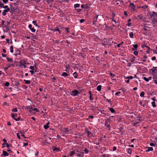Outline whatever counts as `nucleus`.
Returning a JSON list of instances; mask_svg holds the SVG:
<instances>
[{
  "mask_svg": "<svg viewBox=\"0 0 157 157\" xmlns=\"http://www.w3.org/2000/svg\"><path fill=\"white\" fill-rule=\"evenodd\" d=\"M75 10L77 11V12L78 13H79L81 12L82 10V9H76Z\"/></svg>",
  "mask_w": 157,
  "mask_h": 157,
  "instance_id": "8fccbe9b",
  "label": "nucleus"
},
{
  "mask_svg": "<svg viewBox=\"0 0 157 157\" xmlns=\"http://www.w3.org/2000/svg\"><path fill=\"white\" fill-rule=\"evenodd\" d=\"M133 46L134 47V48L135 49H137V48L138 47V45L137 44H133Z\"/></svg>",
  "mask_w": 157,
  "mask_h": 157,
  "instance_id": "052dcab7",
  "label": "nucleus"
},
{
  "mask_svg": "<svg viewBox=\"0 0 157 157\" xmlns=\"http://www.w3.org/2000/svg\"><path fill=\"white\" fill-rule=\"evenodd\" d=\"M109 75L111 76V78H112L114 77L115 76V74H113L112 72H110L109 73Z\"/></svg>",
  "mask_w": 157,
  "mask_h": 157,
  "instance_id": "79ce46f5",
  "label": "nucleus"
},
{
  "mask_svg": "<svg viewBox=\"0 0 157 157\" xmlns=\"http://www.w3.org/2000/svg\"><path fill=\"white\" fill-rule=\"evenodd\" d=\"M148 7V6H147L146 5H144V6H137V8H143V9H144V8H147Z\"/></svg>",
  "mask_w": 157,
  "mask_h": 157,
  "instance_id": "c85d7f7f",
  "label": "nucleus"
},
{
  "mask_svg": "<svg viewBox=\"0 0 157 157\" xmlns=\"http://www.w3.org/2000/svg\"><path fill=\"white\" fill-rule=\"evenodd\" d=\"M9 155V154L6 151L3 150L2 151V154H1V156H6Z\"/></svg>",
  "mask_w": 157,
  "mask_h": 157,
  "instance_id": "9d476101",
  "label": "nucleus"
},
{
  "mask_svg": "<svg viewBox=\"0 0 157 157\" xmlns=\"http://www.w3.org/2000/svg\"><path fill=\"white\" fill-rule=\"evenodd\" d=\"M153 76L154 77L153 78V80H157V75H155L154 74V75Z\"/></svg>",
  "mask_w": 157,
  "mask_h": 157,
  "instance_id": "bf43d9fd",
  "label": "nucleus"
},
{
  "mask_svg": "<svg viewBox=\"0 0 157 157\" xmlns=\"http://www.w3.org/2000/svg\"><path fill=\"white\" fill-rule=\"evenodd\" d=\"M51 30L53 31L54 32L55 31H58L59 33H61V32H62V31L60 30L58 28V27H56L55 29H51Z\"/></svg>",
  "mask_w": 157,
  "mask_h": 157,
  "instance_id": "6e6552de",
  "label": "nucleus"
},
{
  "mask_svg": "<svg viewBox=\"0 0 157 157\" xmlns=\"http://www.w3.org/2000/svg\"><path fill=\"white\" fill-rule=\"evenodd\" d=\"M80 5L79 4H78V3L74 5V7L75 8V9H76L77 8L79 7Z\"/></svg>",
  "mask_w": 157,
  "mask_h": 157,
  "instance_id": "72a5a7b5",
  "label": "nucleus"
},
{
  "mask_svg": "<svg viewBox=\"0 0 157 157\" xmlns=\"http://www.w3.org/2000/svg\"><path fill=\"white\" fill-rule=\"evenodd\" d=\"M85 9H89L90 8V6H89V5L87 3L86 4H85Z\"/></svg>",
  "mask_w": 157,
  "mask_h": 157,
  "instance_id": "de8ad7c7",
  "label": "nucleus"
},
{
  "mask_svg": "<svg viewBox=\"0 0 157 157\" xmlns=\"http://www.w3.org/2000/svg\"><path fill=\"white\" fill-rule=\"evenodd\" d=\"M79 93V91L76 89H74L71 92L70 95L73 96H78Z\"/></svg>",
  "mask_w": 157,
  "mask_h": 157,
  "instance_id": "7ed1b4c3",
  "label": "nucleus"
},
{
  "mask_svg": "<svg viewBox=\"0 0 157 157\" xmlns=\"http://www.w3.org/2000/svg\"><path fill=\"white\" fill-rule=\"evenodd\" d=\"M73 75L75 78H78V75L76 72H75L73 73Z\"/></svg>",
  "mask_w": 157,
  "mask_h": 157,
  "instance_id": "c756f323",
  "label": "nucleus"
},
{
  "mask_svg": "<svg viewBox=\"0 0 157 157\" xmlns=\"http://www.w3.org/2000/svg\"><path fill=\"white\" fill-rule=\"evenodd\" d=\"M145 93L144 91H142L140 93V96L141 97H143L144 96Z\"/></svg>",
  "mask_w": 157,
  "mask_h": 157,
  "instance_id": "ea45409f",
  "label": "nucleus"
},
{
  "mask_svg": "<svg viewBox=\"0 0 157 157\" xmlns=\"http://www.w3.org/2000/svg\"><path fill=\"white\" fill-rule=\"evenodd\" d=\"M46 2L48 3H51L52 2H54L53 0H45Z\"/></svg>",
  "mask_w": 157,
  "mask_h": 157,
  "instance_id": "3c124183",
  "label": "nucleus"
},
{
  "mask_svg": "<svg viewBox=\"0 0 157 157\" xmlns=\"http://www.w3.org/2000/svg\"><path fill=\"white\" fill-rule=\"evenodd\" d=\"M127 152L128 153L131 154L132 152L131 149L130 148L127 149Z\"/></svg>",
  "mask_w": 157,
  "mask_h": 157,
  "instance_id": "473e14b6",
  "label": "nucleus"
},
{
  "mask_svg": "<svg viewBox=\"0 0 157 157\" xmlns=\"http://www.w3.org/2000/svg\"><path fill=\"white\" fill-rule=\"evenodd\" d=\"M10 8L6 9L3 10V12L2 13V15L3 16H5L6 15V13L9 11L10 12Z\"/></svg>",
  "mask_w": 157,
  "mask_h": 157,
  "instance_id": "423d86ee",
  "label": "nucleus"
},
{
  "mask_svg": "<svg viewBox=\"0 0 157 157\" xmlns=\"http://www.w3.org/2000/svg\"><path fill=\"white\" fill-rule=\"evenodd\" d=\"M151 71L152 76L154 75V74L157 73V67H153L152 68L149 70V72L151 73Z\"/></svg>",
  "mask_w": 157,
  "mask_h": 157,
  "instance_id": "f03ea898",
  "label": "nucleus"
},
{
  "mask_svg": "<svg viewBox=\"0 0 157 157\" xmlns=\"http://www.w3.org/2000/svg\"><path fill=\"white\" fill-rule=\"evenodd\" d=\"M90 107L91 108V110H92V111H94V106H90Z\"/></svg>",
  "mask_w": 157,
  "mask_h": 157,
  "instance_id": "774afa93",
  "label": "nucleus"
},
{
  "mask_svg": "<svg viewBox=\"0 0 157 157\" xmlns=\"http://www.w3.org/2000/svg\"><path fill=\"white\" fill-rule=\"evenodd\" d=\"M80 154H77V156L80 157H83L84 153L83 152H80Z\"/></svg>",
  "mask_w": 157,
  "mask_h": 157,
  "instance_id": "a211bd4d",
  "label": "nucleus"
},
{
  "mask_svg": "<svg viewBox=\"0 0 157 157\" xmlns=\"http://www.w3.org/2000/svg\"><path fill=\"white\" fill-rule=\"evenodd\" d=\"M130 6L133 11H135L136 10V9H135L136 6L133 3H130Z\"/></svg>",
  "mask_w": 157,
  "mask_h": 157,
  "instance_id": "9b49d317",
  "label": "nucleus"
},
{
  "mask_svg": "<svg viewBox=\"0 0 157 157\" xmlns=\"http://www.w3.org/2000/svg\"><path fill=\"white\" fill-rule=\"evenodd\" d=\"M98 15L95 14V16L93 18V19L94 22H96L98 18Z\"/></svg>",
  "mask_w": 157,
  "mask_h": 157,
  "instance_id": "6ab92c4d",
  "label": "nucleus"
},
{
  "mask_svg": "<svg viewBox=\"0 0 157 157\" xmlns=\"http://www.w3.org/2000/svg\"><path fill=\"white\" fill-rule=\"evenodd\" d=\"M98 111H99L101 113V114H105V115L106 114V113H104V112H104V110H101V109H98Z\"/></svg>",
  "mask_w": 157,
  "mask_h": 157,
  "instance_id": "a18cd8bd",
  "label": "nucleus"
},
{
  "mask_svg": "<svg viewBox=\"0 0 157 157\" xmlns=\"http://www.w3.org/2000/svg\"><path fill=\"white\" fill-rule=\"evenodd\" d=\"M48 97H49V96L47 94H44V97L43 98H44L45 99H47Z\"/></svg>",
  "mask_w": 157,
  "mask_h": 157,
  "instance_id": "5fc2aeb1",
  "label": "nucleus"
},
{
  "mask_svg": "<svg viewBox=\"0 0 157 157\" xmlns=\"http://www.w3.org/2000/svg\"><path fill=\"white\" fill-rule=\"evenodd\" d=\"M84 151L85 152L86 154H87L89 152V151L86 148H85L84 150Z\"/></svg>",
  "mask_w": 157,
  "mask_h": 157,
  "instance_id": "e2e57ef3",
  "label": "nucleus"
},
{
  "mask_svg": "<svg viewBox=\"0 0 157 157\" xmlns=\"http://www.w3.org/2000/svg\"><path fill=\"white\" fill-rule=\"evenodd\" d=\"M150 18H153L152 19H154V18H155L156 19L155 17H157V13L155 12H153L152 13H151L150 14Z\"/></svg>",
  "mask_w": 157,
  "mask_h": 157,
  "instance_id": "20e7f679",
  "label": "nucleus"
},
{
  "mask_svg": "<svg viewBox=\"0 0 157 157\" xmlns=\"http://www.w3.org/2000/svg\"><path fill=\"white\" fill-rule=\"evenodd\" d=\"M11 81L12 82V84L13 86H17V87H18L19 86H20L19 82H18L16 81V79L14 78H11Z\"/></svg>",
  "mask_w": 157,
  "mask_h": 157,
  "instance_id": "f257e3e1",
  "label": "nucleus"
},
{
  "mask_svg": "<svg viewBox=\"0 0 157 157\" xmlns=\"http://www.w3.org/2000/svg\"><path fill=\"white\" fill-rule=\"evenodd\" d=\"M32 110L35 111L36 112L39 113L40 112L39 110L36 108H33V109H32Z\"/></svg>",
  "mask_w": 157,
  "mask_h": 157,
  "instance_id": "2f4dec72",
  "label": "nucleus"
},
{
  "mask_svg": "<svg viewBox=\"0 0 157 157\" xmlns=\"http://www.w3.org/2000/svg\"><path fill=\"white\" fill-rule=\"evenodd\" d=\"M136 19H139L141 20H143V17L142 14H140V15L137 16V17H135Z\"/></svg>",
  "mask_w": 157,
  "mask_h": 157,
  "instance_id": "dca6fc26",
  "label": "nucleus"
},
{
  "mask_svg": "<svg viewBox=\"0 0 157 157\" xmlns=\"http://www.w3.org/2000/svg\"><path fill=\"white\" fill-rule=\"evenodd\" d=\"M147 148L148 149L146 150V152H149L150 151H153V148L152 147H149Z\"/></svg>",
  "mask_w": 157,
  "mask_h": 157,
  "instance_id": "4be33fe9",
  "label": "nucleus"
},
{
  "mask_svg": "<svg viewBox=\"0 0 157 157\" xmlns=\"http://www.w3.org/2000/svg\"><path fill=\"white\" fill-rule=\"evenodd\" d=\"M101 85H98V86L97 88V90L98 91H100L101 90Z\"/></svg>",
  "mask_w": 157,
  "mask_h": 157,
  "instance_id": "cd10ccee",
  "label": "nucleus"
},
{
  "mask_svg": "<svg viewBox=\"0 0 157 157\" xmlns=\"http://www.w3.org/2000/svg\"><path fill=\"white\" fill-rule=\"evenodd\" d=\"M69 75V74H68L67 72H63L62 73V75H61L62 76H63L65 77H66L67 76Z\"/></svg>",
  "mask_w": 157,
  "mask_h": 157,
  "instance_id": "aec40b11",
  "label": "nucleus"
},
{
  "mask_svg": "<svg viewBox=\"0 0 157 157\" xmlns=\"http://www.w3.org/2000/svg\"><path fill=\"white\" fill-rule=\"evenodd\" d=\"M144 104L143 105H142V106L144 107H145V106L146 105H147V104H148V101H147V100H145L144 101Z\"/></svg>",
  "mask_w": 157,
  "mask_h": 157,
  "instance_id": "393cba45",
  "label": "nucleus"
},
{
  "mask_svg": "<svg viewBox=\"0 0 157 157\" xmlns=\"http://www.w3.org/2000/svg\"><path fill=\"white\" fill-rule=\"evenodd\" d=\"M10 9V12L12 14H13L16 12V10H17V8H15L14 7L12 6L11 7V8Z\"/></svg>",
  "mask_w": 157,
  "mask_h": 157,
  "instance_id": "39448f33",
  "label": "nucleus"
},
{
  "mask_svg": "<svg viewBox=\"0 0 157 157\" xmlns=\"http://www.w3.org/2000/svg\"><path fill=\"white\" fill-rule=\"evenodd\" d=\"M75 153V152L74 151H71L70 154V155L71 156H73V155Z\"/></svg>",
  "mask_w": 157,
  "mask_h": 157,
  "instance_id": "c03bdc74",
  "label": "nucleus"
},
{
  "mask_svg": "<svg viewBox=\"0 0 157 157\" xmlns=\"http://www.w3.org/2000/svg\"><path fill=\"white\" fill-rule=\"evenodd\" d=\"M133 54L136 56H137L138 54V52L137 51H134L133 52Z\"/></svg>",
  "mask_w": 157,
  "mask_h": 157,
  "instance_id": "4d7b16f0",
  "label": "nucleus"
},
{
  "mask_svg": "<svg viewBox=\"0 0 157 157\" xmlns=\"http://www.w3.org/2000/svg\"><path fill=\"white\" fill-rule=\"evenodd\" d=\"M15 65L14 64H13V63L10 64V63H9L7 66V67L9 68L10 67H15Z\"/></svg>",
  "mask_w": 157,
  "mask_h": 157,
  "instance_id": "bb28decb",
  "label": "nucleus"
},
{
  "mask_svg": "<svg viewBox=\"0 0 157 157\" xmlns=\"http://www.w3.org/2000/svg\"><path fill=\"white\" fill-rule=\"evenodd\" d=\"M64 29L65 30L67 33H68L69 32V30L70 29L69 28L66 27L64 28Z\"/></svg>",
  "mask_w": 157,
  "mask_h": 157,
  "instance_id": "4c0bfd02",
  "label": "nucleus"
},
{
  "mask_svg": "<svg viewBox=\"0 0 157 157\" xmlns=\"http://www.w3.org/2000/svg\"><path fill=\"white\" fill-rule=\"evenodd\" d=\"M6 59L7 60L9 61H11V62H13V59L12 58H9L8 57H6Z\"/></svg>",
  "mask_w": 157,
  "mask_h": 157,
  "instance_id": "e433bc0d",
  "label": "nucleus"
},
{
  "mask_svg": "<svg viewBox=\"0 0 157 157\" xmlns=\"http://www.w3.org/2000/svg\"><path fill=\"white\" fill-rule=\"evenodd\" d=\"M61 131L64 133H66L67 132H70L71 130L67 128H64L63 129V130H61Z\"/></svg>",
  "mask_w": 157,
  "mask_h": 157,
  "instance_id": "0eeeda50",
  "label": "nucleus"
},
{
  "mask_svg": "<svg viewBox=\"0 0 157 157\" xmlns=\"http://www.w3.org/2000/svg\"><path fill=\"white\" fill-rule=\"evenodd\" d=\"M32 23L33 24L35 25L36 27H38V28H40V26L38 25L36 23V21L34 20L33 21Z\"/></svg>",
  "mask_w": 157,
  "mask_h": 157,
  "instance_id": "a878e982",
  "label": "nucleus"
},
{
  "mask_svg": "<svg viewBox=\"0 0 157 157\" xmlns=\"http://www.w3.org/2000/svg\"><path fill=\"white\" fill-rule=\"evenodd\" d=\"M5 22V21H4V20H2V26H3V27H6V25H5L4 24V23Z\"/></svg>",
  "mask_w": 157,
  "mask_h": 157,
  "instance_id": "37998d69",
  "label": "nucleus"
},
{
  "mask_svg": "<svg viewBox=\"0 0 157 157\" xmlns=\"http://www.w3.org/2000/svg\"><path fill=\"white\" fill-rule=\"evenodd\" d=\"M4 85L6 86H8L10 85V83L8 82H6L4 83Z\"/></svg>",
  "mask_w": 157,
  "mask_h": 157,
  "instance_id": "864d4df0",
  "label": "nucleus"
},
{
  "mask_svg": "<svg viewBox=\"0 0 157 157\" xmlns=\"http://www.w3.org/2000/svg\"><path fill=\"white\" fill-rule=\"evenodd\" d=\"M21 60V62H22V63H24V64H28V63H26L27 60H25L24 59H22Z\"/></svg>",
  "mask_w": 157,
  "mask_h": 157,
  "instance_id": "7c9ffc66",
  "label": "nucleus"
},
{
  "mask_svg": "<svg viewBox=\"0 0 157 157\" xmlns=\"http://www.w3.org/2000/svg\"><path fill=\"white\" fill-rule=\"evenodd\" d=\"M53 151H56L57 152H59L61 151L60 149L59 148H57L55 147H54V148L53 147Z\"/></svg>",
  "mask_w": 157,
  "mask_h": 157,
  "instance_id": "5701e85b",
  "label": "nucleus"
},
{
  "mask_svg": "<svg viewBox=\"0 0 157 157\" xmlns=\"http://www.w3.org/2000/svg\"><path fill=\"white\" fill-rule=\"evenodd\" d=\"M17 108H16L14 109H12V111L13 112H17Z\"/></svg>",
  "mask_w": 157,
  "mask_h": 157,
  "instance_id": "09e8293b",
  "label": "nucleus"
},
{
  "mask_svg": "<svg viewBox=\"0 0 157 157\" xmlns=\"http://www.w3.org/2000/svg\"><path fill=\"white\" fill-rule=\"evenodd\" d=\"M129 36L131 38H133V33L132 32H131L129 33Z\"/></svg>",
  "mask_w": 157,
  "mask_h": 157,
  "instance_id": "49530a36",
  "label": "nucleus"
},
{
  "mask_svg": "<svg viewBox=\"0 0 157 157\" xmlns=\"http://www.w3.org/2000/svg\"><path fill=\"white\" fill-rule=\"evenodd\" d=\"M106 121H105V127H110V125L107 122V121H109V122L110 121V119H108L107 120H106Z\"/></svg>",
  "mask_w": 157,
  "mask_h": 157,
  "instance_id": "ddd939ff",
  "label": "nucleus"
},
{
  "mask_svg": "<svg viewBox=\"0 0 157 157\" xmlns=\"http://www.w3.org/2000/svg\"><path fill=\"white\" fill-rule=\"evenodd\" d=\"M151 99L153 100V101H157V100L156 99V97H154V98H151Z\"/></svg>",
  "mask_w": 157,
  "mask_h": 157,
  "instance_id": "338daca9",
  "label": "nucleus"
},
{
  "mask_svg": "<svg viewBox=\"0 0 157 157\" xmlns=\"http://www.w3.org/2000/svg\"><path fill=\"white\" fill-rule=\"evenodd\" d=\"M136 57L134 56H133V57L131 59V62L133 63L134 62V61L135 60Z\"/></svg>",
  "mask_w": 157,
  "mask_h": 157,
  "instance_id": "13d9d810",
  "label": "nucleus"
},
{
  "mask_svg": "<svg viewBox=\"0 0 157 157\" xmlns=\"http://www.w3.org/2000/svg\"><path fill=\"white\" fill-rule=\"evenodd\" d=\"M17 113H12L11 114V117L14 120L15 119V118H16L15 117H17Z\"/></svg>",
  "mask_w": 157,
  "mask_h": 157,
  "instance_id": "f3484780",
  "label": "nucleus"
},
{
  "mask_svg": "<svg viewBox=\"0 0 157 157\" xmlns=\"http://www.w3.org/2000/svg\"><path fill=\"white\" fill-rule=\"evenodd\" d=\"M86 132L87 134V136L88 137H91V135H92V134L91 132L89 131L88 129H87L85 133Z\"/></svg>",
  "mask_w": 157,
  "mask_h": 157,
  "instance_id": "2eb2a0df",
  "label": "nucleus"
},
{
  "mask_svg": "<svg viewBox=\"0 0 157 157\" xmlns=\"http://www.w3.org/2000/svg\"><path fill=\"white\" fill-rule=\"evenodd\" d=\"M6 147H7L9 148L10 147H12V144H9L7 143H6Z\"/></svg>",
  "mask_w": 157,
  "mask_h": 157,
  "instance_id": "a19ab883",
  "label": "nucleus"
},
{
  "mask_svg": "<svg viewBox=\"0 0 157 157\" xmlns=\"http://www.w3.org/2000/svg\"><path fill=\"white\" fill-rule=\"evenodd\" d=\"M13 45L11 46L10 47V52L11 53L13 52Z\"/></svg>",
  "mask_w": 157,
  "mask_h": 157,
  "instance_id": "58836bf2",
  "label": "nucleus"
},
{
  "mask_svg": "<svg viewBox=\"0 0 157 157\" xmlns=\"http://www.w3.org/2000/svg\"><path fill=\"white\" fill-rule=\"evenodd\" d=\"M28 27H29V29H30L31 30V31L32 32H35L36 29H35L34 28H32V26L31 24H29V25Z\"/></svg>",
  "mask_w": 157,
  "mask_h": 157,
  "instance_id": "f8f14e48",
  "label": "nucleus"
},
{
  "mask_svg": "<svg viewBox=\"0 0 157 157\" xmlns=\"http://www.w3.org/2000/svg\"><path fill=\"white\" fill-rule=\"evenodd\" d=\"M25 109H30V110H29V112L31 113L32 112V109H33V108L32 107V106L29 105L26 106Z\"/></svg>",
  "mask_w": 157,
  "mask_h": 157,
  "instance_id": "4468645a",
  "label": "nucleus"
},
{
  "mask_svg": "<svg viewBox=\"0 0 157 157\" xmlns=\"http://www.w3.org/2000/svg\"><path fill=\"white\" fill-rule=\"evenodd\" d=\"M121 93L120 91H117L115 94V95L116 96H119V94Z\"/></svg>",
  "mask_w": 157,
  "mask_h": 157,
  "instance_id": "69168bd1",
  "label": "nucleus"
},
{
  "mask_svg": "<svg viewBox=\"0 0 157 157\" xmlns=\"http://www.w3.org/2000/svg\"><path fill=\"white\" fill-rule=\"evenodd\" d=\"M104 25H105V30L106 29H109V28H109V27L108 26L106 23H105Z\"/></svg>",
  "mask_w": 157,
  "mask_h": 157,
  "instance_id": "6e6d98bb",
  "label": "nucleus"
},
{
  "mask_svg": "<svg viewBox=\"0 0 157 157\" xmlns=\"http://www.w3.org/2000/svg\"><path fill=\"white\" fill-rule=\"evenodd\" d=\"M151 103L152 104V106L153 107H155L156 106L155 101H152L151 102Z\"/></svg>",
  "mask_w": 157,
  "mask_h": 157,
  "instance_id": "c9c22d12",
  "label": "nucleus"
},
{
  "mask_svg": "<svg viewBox=\"0 0 157 157\" xmlns=\"http://www.w3.org/2000/svg\"><path fill=\"white\" fill-rule=\"evenodd\" d=\"M109 110L112 113H116V112L115 110L113 108H109Z\"/></svg>",
  "mask_w": 157,
  "mask_h": 157,
  "instance_id": "412c9836",
  "label": "nucleus"
},
{
  "mask_svg": "<svg viewBox=\"0 0 157 157\" xmlns=\"http://www.w3.org/2000/svg\"><path fill=\"white\" fill-rule=\"evenodd\" d=\"M143 79H144L145 81L147 82L149 81V79H148V78H147L146 77H143Z\"/></svg>",
  "mask_w": 157,
  "mask_h": 157,
  "instance_id": "680f3d73",
  "label": "nucleus"
},
{
  "mask_svg": "<svg viewBox=\"0 0 157 157\" xmlns=\"http://www.w3.org/2000/svg\"><path fill=\"white\" fill-rule=\"evenodd\" d=\"M24 81L25 82V84H29L31 83V81L30 80H24Z\"/></svg>",
  "mask_w": 157,
  "mask_h": 157,
  "instance_id": "f704fd0d",
  "label": "nucleus"
},
{
  "mask_svg": "<svg viewBox=\"0 0 157 157\" xmlns=\"http://www.w3.org/2000/svg\"><path fill=\"white\" fill-rule=\"evenodd\" d=\"M20 0H17L16 3H12V4L14 5L15 6L18 5L19 4V2H20Z\"/></svg>",
  "mask_w": 157,
  "mask_h": 157,
  "instance_id": "b1692460",
  "label": "nucleus"
},
{
  "mask_svg": "<svg viewBox=\"0 0 157 157\" xmlns=\"http://www.w3.org/2000/svg\"><path fill=\"white\" fill-rule=\"evenodd\" d=\"M21 117L20 116H19L17 118H15V119L14 120H15L16 121H18L21 120Z\"/></svg>",
  "mask_w": 157,
  "mask_h": 157,
  "instance_id": "0e129e2a",
  "label": "nucleus"
},
{
  "mask_svg": "<svg viewBox=\"0 0 157 157\" xmlns=\"http://www.w3.org/2000/svg\"><path fill=\"white\" fill-rule=\"evenodd\" d=\"M49 125H46V124L45 125H44V128L45 129H47L49 128Z\"/></svg>",
  "mask_w": 157,
  "mask_h": 157,
  "instance_id": "603ef678",
  "label": "nucleus"
},
{
  "mask_svg": "<svg viewBox=\"0 0 157 157\" xmlns=\"http://www.w3.org/2000/svg\"><path fill=\"white\" fill-rule=\"evenodd\" d=\"M119 133L121 135H123V133L124 132V129L122 127H120L119 128Z\"/></svg>",
  "mask_w": 157,
  "mask_h": 157,
  "instance_id": "1a4fd4ad",
  "label": "nucleus"
}]
</instances>
